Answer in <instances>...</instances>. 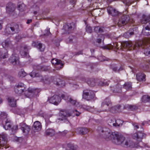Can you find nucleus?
Here are the masks:
<instances>
[{"mask_svg":"<svg viewBox=\"0 0 150 150\" xmlns=\"http://www.w3.org/2000/svg\"><path fill=\"white\" fill-rule=\"evenodd\" d=\"M35 46L41 51H43L45 49V46L41 43H37Z\"/></svg>","mask_w":150,"mask_h":150,"instance_id":"29","label":"nucleus"},{"mask_svg":"<svg viewBox=\"0 0 150 150\" xmlns=\"http://www.w3.org/2000/svg\"><path fill=\"white\" fill-rule=\"evenodd\" d=\"M103 28L97 26L95 27L94 30L96 32H101L103 31Z\"/></svg>","mask_w":150,"mask_h":150,"instance_id":"42","label":"nucleus"},{"mask_svg":"<svg viewBox=\"0 0 150 150\" xmlns=\"http://www.w3.org/2000/svg\"><path fill=\"white\" fill-rule=\"evenodd\" d=\"M110 125V126H113L116 127V125L115 123V120L114 119H111L110 122H109Z\"/></svg>","mask_w":150,"mask_h":150,"instance_id":"48","label":"nucleus"},{"mask_svg":"<svg viewBox=\"0 0 150 150\" xmlns=\"http://www.w3.org/2000/svg\"><path fill=\"white\" fill-rule=\"evenodd\" d=\"M72 28L71 24H65L64 26L62 29L63 33L64 34L70 33Z\"/></svg>","mask_w":150,"mask_h":150,"instance_id":"18","label":"nucleus"},{"mask_svg":"<svg viewBox=\"0 0 150 150\" xmlns=\"http://www.w3.org/2000/svg\"><path fill=\"white\" fill-rule=\"evenodd\" d=\"M82 54V52L81 51H80L79 52H77L76 53V55H79L80 54Z\"/></svg>","mask_w":150,"mask_h":150,"instance_id":"62","label":"nucleus"},{"mask_svg":"<svg viewBox=\"0 0 150 150\" xmlns=\"http://www.w3.org/2000/svg\"><path fill=\"white\" fill-rule=\"evenodd\" d=\"M66 2L65 0H64L62 2H61L59 5L61 6H62V7H64L66 5Z\"/></svg>","mask_w":150,"mask_h":150,"instance_id":"51","label":"nucleus"},{"mask_svg":"<svg viewBox=\"0 0 150 150\" xmlns=\"http://www.w3.org/2000/svg\"><path fill=\"white\" fill-rule=\"evenodd\" d=\"M100 11L99 9H95L93 10L91 12V13L92 16L95 17L100 15Z\"/></svg>","mask_w":150,"mask_h":150,"instance_id":"30","label":"nucleus"},{"mask_svg":"<svg viewBox=\"0 0 150 150\" xmlns=\"http://www.w3.org/2000/svg\"><path fill=\"white\" fill-rule=\"evenodd\" d=\"M124 88L127 90H129L132 89V85L130 83H126L124 84Z\"/></svg>","mask_w":150,"mask_h":150,"instance_id":"35","label":"nucleus"},{"mask_svg":"<svg viewBox=\"0 0 150 150\" xmlns=\"http://www.w3.org/2000/svg\"><path fill=\"white\" fill-rule=\"evenodd\" d=\"M19 125L21 127V129L25 134H27L29 133L30 130V127L29 126L24 123H20Z\"/></svg>","mask_w":150,"mask_h":150,"instance_id":"12","label":"nucleus"},{"mask_svg":"<svg viewBox=\"0 0 150 150\" xmlns=\"http://www.w3.org/2000/svg\"><path fill=\"white\" fill-rule=\"evenodd\" d=\"M7 149L8 148L7 145V135L4 133L0 134V148H4Z\"/></svg>","mask_w":150,"mask_h":150,"instance_id":"6","label":"nucleus"},{"mask_svg":"<svg viewBox=\"0 0 150 150\" xmlns=\"http://www.w3.org/2000/svg\"><path fill=\"white\" fill-rule=\"evenodd\" d=\"M86 30L87 32L89 33H91L92 32V29L91 27L88 25L86 26Z\"/></svg>","mask_w":150,"mask_h":150,"instance_id":"49","label":"nucleus"},{"mask_svg":"<svg viewBox=\"0 0 150 150\" xmlns=\"http://www.w3.org/2000/svg\"><path fill=\"white\" fill-rule=\"evenodd\" d=\"M66 150H74V146L73 144H68Z\"/></svg>","mask_w":150,"mask_h":150,"instance_id":"43","label":"nucleus"},{"mask_svg":"<svg viewBox=\"0 0 150 150\" xmlns=\"http://www.w3.org/2000/svg\"><path fill=\"white\" fill-rule=\"evenodd\" d=\"M145 136V134L142 132H138L133 134L132 135L133 138L138 141H141L144 137Z\"/></svg>","mask_w":150,"mask_h":150,"instance_id":"11","label":"nucleus"},{"mask_svg":"<svg viewBox=\"0 0 150 150\" xmlns=\"http://www.w3.org/2000/svg\"><path fill=\"white\" fill-rule=\"evenodd\" d=\"M68 132L67 130H65L63 132L59 131L58 132L56 133L57 134H59V135L62 136H64Z\"/></svg>","mask_w":150,"mask_h":150,"instance_id":"45","label":"nucleus"},{"mask_svg":"<svg viewBox=\"0 0 150 150\" xmlns=\"http://www.w3.org/2000/svg\"><path fill=\"white\" fill-rule=\"evenodd\" d=\"M127 10H125V12H123V15L119 21L117 25L119 27H120L122 25H124L130 20H129V18L128 15H127Z\"/></svg>","mask_w":150,"mask_h":150,"instance_id":"5","label":"nucleus"},{"mask_svg":"<svg viewBox=\"0 0 150 150\" xmlns=\"http://www.w3.org/2000/svg\"><path fill=\"white\" fill-rule=\"evenodd\" d=\"M15 6L14 4L11 3H9L6 7V11L9 13L13 12L15 9Z\"/></svg>","mask_w":150,"mask_h":150,"instance_id":"22","label":"nucleus"},{"mask_svg":"<svg viewBox=\"0 0 150 150\" xmlns=\"http://www.w3.org/2000/svg\"><path fill=\"white\" fill-rule=\"evenodd\" d=\"M50 103L56 105H58L61 101L60 97L57 95H54L48 99Z\"/></svg>","mask_w":150,"mask_h":150,"instance_id":"9","label":"nucleus"},{"mask_svg":"<svg viewBox=\"0 0 150 150\" xmlns=\"http://www.w3.org/2000/svg\"><path fill=\"white\" fill-rule=\"evenodd\" d=\"M62 61L60 60H58L57 59H52V63L53 64H56L57 65L56 67L57 68L59 67L58 66V65H60V69H61L62 67V66L63 65V64L62 63Z\"/></svg>","mask_w":150,"mask_h":150,"instance_id":"26","label":"nucleus"},{"mask_svg":"<svg viewBox=\"0 0 150 150\" xmlns=\"http://www.w3.org/2000/svg\"><path fill=\"white\" fill-rule=\"evenodd\" d=\"M81 114L80 112H78L77 110H76V116H78Z\"/></svg>","mask_w":150,"mask_h":150,"instance_id":"56","label":"nucleus"},{"mask_svg":"<svg viewBox=\"0 0 150 150\" xmlns=\"http://www.w3.org/2000/svg\"><path fill=\"white\" fill-rule=\"evenodd\" d=\"M134 34L133 32H127L124 34V35L126 38H128L129 37V35H132Z\"/></svg>","mask_w":150,"mask_h":150,"instance_id":"50","label":"nucleus"},{"mask_svg":"<svg viewBox=\"0 0 150 150\" xmlns=\"http://www.w3.org/2000/svg\"><path fill=\"white\" fill-rule=\"evenodd\" d=\"M114 137L112 140L114 143L118 145L122 144L124 145L128 146V142L125 140V138L121 134L116 132Z\"/></svg>","mask_w":150,"mask_h":150,"instance_id":"3","label":"nucleus"},{"mask_svg":"<svg viewBox=\"0 0 150 150\" xmlns=\"http://www.w3.org/2000/svg\"><path fill=\"white\" fill-rule=\"evenodd\" d=\"M101 135L105 139L112 140L115 135L116 133L112 132L109 129L106 128H103L101 131Z\"/></svg>","mask_w":150,"mask_h":150,"instance_id":"4","label":"nucleus"},{"mask_svg":"<svg viewBox=\"0 0 150 150\" xmlns=\"http://www.w3.org/2000/svg\"><path fill=\"white\" fill-rule=\"evenodd\" d=\"M136 78L139 81H145L144 79L145 78V75L143 74L139 73L137 75Z\"/></svg>","mask_w":150,"mask_h":150,"instance_id":"28","label":"nucleus"},{"mask_svg":"<svg viewBox=\"0 0 150 150\" xmlns=\"http://www.w3.org/2000/svg\"><path fill=\"white\" fill-rule=\"evenodd\" d=\"M7 115L5 112H1L0 114V119L2 120V121L5 119H7Z\"/></svg>","mask_w":150,"mask_h":150,"instance_id":"39","label":"nucleus"},{"mask_svg":"<svg viewBox=\"0 0 150 150\" xmlns=\"http://www.w3.org/2000/svg\"><path fill=\"white\" fill-rule=\"evenodd\" d=\"M88 131L85 128H79L76 129V132L78 134H87Z\"/></svg>","mask_w":150,"mask_h":150,"instance_id":"23","label":"nucleus"},{"mask_svg":"<svg viewBox=\"0 0 150 150\" xmlns=\"http://www.w3.org/2000/svg\"><path fill=\"white\" fill-rule=\"evenodd\" d=\"M146 28V26L142 30V33L143 34L145 35H150V31L149 30Z\"/></svg>","mask_w":150,"mask_h":150,"instance_id":"33","label":"nucleus"},{"mask_svg":"<svg viewBox=\"0 0 150 150\" xmlns=\"http://www.w3.org/2000/svg\"><path fill=\"white\" fill-rule=\"evenodd\" d=\"M29 74L33 78L40 76V74L38 73L35 72L34 71H33Z\"/></svg>","mask_w":150,"mask_h":150,"instance_id":"41","label":"nucleus"},{"mask_svg":"<svg viewBox=\"0 0 150 150\" xmlns=\"http://www.w3.org/2000/svg\"><path fill=\"white\" fill-rule=\"evenodd\" d=\"M101 39L100 38H98L97 39V42L99 43H100L101 42Z\"/></svg>","mask_w":150,"mask_h":150,"instance_id":"61","label":"nucleus"},{"mask_svg":"<svg viewBox=\"0 0 150 150\" xmlns=\"http://www.w3.org/2000/svg\"><path fill=\"white\" fill-rule=\"evenodd\" d=\"M74 38V37L72 36H70L68 39V40L67 42H71L73 41V40Z\"/></svg>","mask_w":150,"mask_h":150,"instance_id":"54","label":"nucleus"},{"mask_svg":"<svg viewBox=\"0 0 150 150\" xmlns=\"http://www.w3.org/2000/svg\"><path fill=\"white\" fill-rule=\"evenodd\" d=\"M19 26L16 24L8 25L6 28V31L7 33L10 34L11 31L17 33L18 31Z\"/></svg>","mask_w":150,"mask_h":150,"instance_id":"7","label":"nucleus"},{"mask_svg":"<svg viewBox=\"0 0 150 150\" xmlns=\"http://www.w3.org/2000/svg\"><path fill=\"white\" fill-rule=\"evenodd\" d=\"M62 97L67 101V102L69 103H70L73 105H74L75 104V101L72 99L71 97L70 96H65L64 95H62Z\"/></svg>","mask_w":150,"mask_h":150,"instance_id":"19","label":"nucleus"},{"mask_svg":"<svg viewBox=\"0 0 150 150\" xmlns=\"http://www.w3.org/2000/svg\"><path fill=\"white\" fill-rule=\"evenodd\" d=\"M115 123L116 125V127H118L122 125L123 122L122 120H115Z\"/></svg>","mask_w":150,"mask_h":150,"instance_id":"44","label":"nucleus"},{"mask_svg":"<svg viewBox=\"0 0 150 150\" xmlns=\"http://www.w3.org/2000/svg\"><path fill=\"white\" fill-rule=\"evenodd\" d=\"M69 3L72 5V7H74L75 5V0H69Z\"/></svg>","mask_w":150,"mask_h":150,"instance_id":"53","label":"nucleus"},{"mask_svg":"<svg viewBox=\"0 0 150 150\" xmlns=\"http://www.w3.org/2000/svg\"><path fill=\"white\" fill-rule=\"evenodd\" d=\"M57 81L56 83L58 86H60L62 87L65 86V82L63 81H61L60 79H57Z\"/></svg>","mask_w":150,"mask_h":150,"instance_id":"32","label":"nucleus"},{"mask_svg":"<svg viewBox=\"0 0 150 150\" xmlns=\"http://www.w3.org/2000/svg\"><path fill=\"white\" fill-rule=\"evenodd\" d=\"M45 134L48 136H53L55 134V130L52 128H49L46 130L45 132Z\"/></svg>","mask_w":150,"mask_h":150,"instance_id":"25","label":"nucleus"},{"mask_svg":"<svg viewBox=\"0 0 150 150\" xmlns=\"http://www.w3.org/2000/svg\"><path fill=\"white\" fill-rule=\"evenodd\" d=\"M14 90L15 92L19 95H21L23 93L25 92V94L26 93L28 92L29 94L28 95H25L27 97H29V96L30 95L31 93H33L35 94L38 93V90L37 89H33L31 88H28V91H25V85L23 83H18L17 85L14 86Z\"/></svg>","mask_w":150,"mask_h":150,"instance_id":"1","label":"nucleus"},{"mask_svg":"<svg viewBox=\"0 0 150 150\" xmlns=\"http://www.w3.org/2000/svg\"><path fill=\"white\" fill-rule=\"evenodd\" d=\"M107 10L108 13L109 14L113 16L117 15L119 14L118 11L110 6H109L107 8Z\"/></svg>","mask_w":150,"mask_h":150,"instance_id":"20","label":"nucleus"},{"mask_svg":"<svg viewBox=\"0 0 150 150\" xmlns=\"http://www.w3.org/2000/svg\"><path fill=\"white\" fill-rule=\"evenodd\" d=\"M8 100L9 105L12 107H14L16 105V101L13 97H10L8 98Z\"/></svg>","mask_w":150,"mask_h":150,"instance_id":"24","label":"nucleus"},{"mask_svg":"<svg viewBox=\"0 0 150 150\" xmlns=\"http://www.w3.org/2000/svg\"><path fill=\"white\" fill-rule=\"evenodd\" d=\"M76 106L77 108H79L80 107V104H79V103L78 102H77L76 100Z\"/></svg>","mask_w":150,"mask_h":150,"instance_id":"58","label":"nucleus"},{"mask_svg":"<svg viewBox=\"0 0 150 150\" xmlns=\"http://www.w3.org/2000/svg\"><path fill=\"white\" fill-rule=\"evenodd\" d=\"M51 33L50 32V31L48 30H47V33L45 34V35H48L50 34Z\"/></svg>","mask_w":150,"mask_h":150,"instance_id":"59","label":"nucleus"},{"mask_svg":"<svg viewBox=\"0 0 150 150\" xmlns=\"http://www.w3.org/2000/svg\"><path fill=\"white\" fill-rule=\"evenodd\" d=\"M142 99V101L144 102H150V96L147 95L144 96Z\"/></svg>","mask_w":150,"mask_h":150,"instance_id":"37","label":"nucleus"},{"mask_svg":"<svg viewBox=\"0 0 150 150\" xmlns=\"http://www.w3.org/2000/svg\"><path fill=\"white\" fill-rule=\"evenodd\" d=\"M94 94L93 92L90 90H85L83 91V97L87 100H90L94 98Z\"/></svg>","mask_w":150,"mask_h":150,"instance_id":"8","label":"nucleus"},{"mask_svg":"<svg viewBox=\"0 0 150 150\" xmlns=\"http://www.w3.org/2000/svg\"><path fill=\"white\" fill-rule=\"evenodd\" d=\"M146 28H148L149 30V31H150V23L146 26Z\"/></svg>","mask_w":150,"mask_h":150,"instance_id":"64","label":"nucleus"},{"mask_svg":"<svg viewBox=\"0 0 150 150\" xmlns=\"http://www.w3.org/2000/svg\"><path fill=\"white\" fill-rule=\"evenodd\" d=\"M114 46H115V45H114ZM113 47L114 46L111 45H108L107 46H103L102 48L104 49L110 50L112 49L113 48Z\"/></svg>","mask_w":150,"mask_h":150,"instance_id":"47","label":"nucleus"},{"mask_svg":"<svg viewBox=\"0 0 150 150\" xmlns=\"http://www.w3.org/2000/svg\"><path fill=\"white\" fill-rule=\"evenodd\" d=\"M61 117L59 118L61 120H66L67 117L71 116L70 114L68 112L67 110H64L60 111V114Z\"/></svg>","mask_w":150,"mask_h":150,"instance_id":"16","label":"nucleus"},{"mask_svg":"<svg viewBox=\"0 0 150 150\" xmlns=\"http://www.w3.org/2000/svg\"><path fill=\"white\" fill-rule=\"evenodd\" d=\"M150 21V15H143L142 16V18L141 20L142 24H145Z\"/></svg>","mask_w":150,"mask_h":150,"instance_id":"27","label":"nucleus"},{"mask_svg":"<svg viewBox=\"0 0 150 150\" xmlns=\"http://www.w3.org/2000/svg\"><path fill=\"white\" fill-rule=\"evenodd\" d=\"M111 105V102L109 99H106L102 103L103 106H108Z\"/></svg>","mask_w":150,"mask_h":150,"instance_id":"34","label":"nucleus"},{"mask_svg":"<svg viewBox=\"0 0 150 150\" xmlns=\"http://www.w3.org/2000/svg\"><path fill=\"white\" fill-rule=\"evenodd\" d=\"M150 43V39H146L142 41H140L136 43V46L142 47L144 48V54L146 55L150 54V46L148 44Z\"/></svg>","mask_w":150,"mask_h":150,"instance_id":"2","label":"nucleus"},{"mask_svg":"<svg viewBox=\"0 0 150 150\" xmlns=\"http://www.w3.org/2000/svg\"><path fill=\"white\" fill-rule=\"evenodd\" d=\"M112 69L115 71H117V67H114L112 68Z\"/></svg>","mask_w":150,"mask_h":150,"instance_id":"63","label":"nucleus"},{"mask_svg":"<svg viewBox=\"0 0 150 150\" xmlns=\"http://www.w3.org/2000/svg\"><path fill=\"white\" fill-rule=\"evenodd\" d=\"M88 85L91 86H93L95 85V83L94 80L93 79H89L87 81Z\"/></svg>","mask_w":150,"mask_h":150,"instance_id":"38","label":"nucleus"},{"mask_svg":"<svg viewBox=\"0 0 150 150\" xmlns=\"http://www.w3.org/2000/svg\"><path fill=\"white\" fill-rule=\"evenodd\" d=\"M28 51L27 47L26 46H24L21 47L20 51V54L23 57L27 56L28 54Z\"/></svg>","mask_w":150,"mask_h":150,"instance_id":"21","label":"nucleus"},{"mask_svg":"<svg viewBox=\"0 0 150 150\" xmlns=\"http://www.w3.org/2000/svg\"><path fill=\"white\" fill-rule=\"evenodd\" d=\"M32 21V19L28 20L26 22V23L27 24H29V23H30Z\"/></svg>","mask_w":150,"mask_h":150,"instance_id":"60","label":"nucleus"},{"mask_svg":"<svg viewBox=\"0 0 150 150\" xmlns=\"http://www.w3.org/2000/svg\"><path fill=\"white\" fill-rule=\"evenodd\" d=\"M8 57V53L7 52L5 53L3 52H0V58L3 59L6 58Z\"/></svg>","mask_w":150,"mask_h":150,"instance_id":"40","label":"nucleus"},{"mask_svg":"<svg viewBox=\"0 0 150 150\" xmlns=\"http://www.w3.org/2000/svg\"><path fill=\"white\" fill-rule=\"evenodd\" d=\"M133 125L136 129H138L139 128L138 125L136 123H134L133 124Z\"/></svg>","mask_w":150,"mask_h":150,"instance_id":"55","label":"nucleus"},{"mask_svg":"<svg viewBox=\"0 0 150 150\" xmlns=\"http://www.w3.org/2000/svg\"><path fill=\"white\" fill-rule=\"evenodd\" d=\"M32 128L35 132H38L42 128L41 123L38 121L35 122L34 123Z\"/></svg>","mask_w":150,"mask_h":150,"instance_id":"15","label":"nucleus"},{"mask_svg":"<svg viewBox=\"0 0 150 150\" xmlns=\"http://www.w3.org/2000/svg\"><path fill=\"white\" fill-rule=\"evenodd\" d=\"M11 129L13 132H15L18 129V126L17 125L14 126Z\"/></svg>","mask_w":150,"mask_h":150,"instance_id":"52","label":"nucleus"},{"mask_svg":"<svg viewBox=\"0 0 150 150\" xmlns=\"http://www.w3.org/2000/svg\"><path fill=\"white\" fill-rule=\"evenodd\" d=\"M18 9L21 11H24L26 9V6L25 4H22L18 6Z\"/></svg>","mask_w":150,"mask_h":150,"instance_id":"36","label":"nucleus"},{"mask_svg":"<svg viewBox=\"0 0 150 150\" xmlns=\"http://www.w3.org/2000/svg\"><path fill=\"white\" fill-rule=\"evenodd\" d=\"M105 81H100L99 82L98 85L99 86H108V83Z\"/></svg>","mask_w":150,"mask_h":150,"instance_id":"46","label":"nucleus"},{"mask_svg":"<svg viewBox=\"0 0 150 150\" xmlns=\"http://www.w3.org/2000/svg\"><path fill=\"white\" fill-rule=\"evenodd\" d=\"M150 122H149V121H145V122H143L142 123V125H144L145 124H148L149 125H150Z\"/></svg>","mask_w":150,"mask_h":150,"instance_id":"57","label":"nucleus"},{"mask_svg":"<svg viewBox=\"0 0 150 150\" xmlns=\"http://www.w3.org/2000/svg\"><path fill=\"white\" fill-rule=\"evenodd\" d=\"M18 57L17 54H13L10 57L9 60V62L13 65H15L18 63Z\"/></svg>","mask_w":150,"mask_h":150,"instance_id":"14","label":"nucleus"},{"mask_svg":"<svg viewBox=\"0 0 150 150\" xmlns=\"http://www.w3.org/2000/svg\"><path fill=\"white\" fill-rule=\"evenodd\" d=\"M136 44H135L133 47H132L133 45L131 42L126 41L121 43V46H122V47H123L124 49H127V50H132V48L133 49L135 47H137V46H136Z\"/></svg>","mask_w":150,"mask_h":150,"instance_id":"10","label":"nucleus"},{"mask_svg":"<svg viewBox=\"0 0 150 150\" xmlns=\"http://www.w3.org/2000/svg\"><path fill=\"white\" fill-rule=\"evenodd\" d=\"M27 73L24 70L22 69L18 72V76L19 78H22L25 77Z\"/></svg>","mask_w":150,"mask_h":150,"instance_id":"31","label":"nucleus"},{"mask_svg":"<svg viewBox=\"0 0 150 150\" xmlns=\"http://www.w3.org/2000/svg\"><path fill=\"white\" fill-rule=\"evenodd\" d=\"M2 124L4 128L6 130H8L11 128L12 124L10 120L7 119L3 121Z\"/></svg>","mask_w":150,"mask_h":150,"instance_id":"17","label":"nucleus"},{"mask_svg":"<svg viewBox=\"0 0 150 150\" xmlns=\"http://www.w3.org/2000/svg\"><path fill=\"white\" fill-rule=\"evenodd\" d=\"M2 45L3 48L6 49L13 48V46L11 41L9 40H6L3 41L2 43Z\"/></svg>","mask_w":150,"mask_h":150,"instance_id":"13","label":"nucleus"}]
</instances>
